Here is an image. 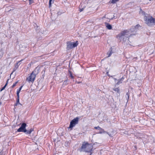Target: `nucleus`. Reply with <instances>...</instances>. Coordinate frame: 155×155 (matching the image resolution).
Here are the masks:
<instances>
[{
	"instance_id": "nucleus-1",
	"label": "nucleus",
	"mask_w": 155,
	"mask_h": 155,
	"mask_svg": "<svg viewBox=\"0 0 155 155\" xmlns=\"http://www.w3.org/2000/svg\"><path fill=\"white\" fill-rule=\"evenodd\" d=\"M130 34L129 31L125 30L122 31L117 36V38L120 41L122 40L126 42L127 43L129 44L131 41H130L129 38Z\"/></svg>"
},
{
	"instance_id": "nucleus-2",
	"label": "nucleus",
	"mask_w": 155,
	"mask_h": 155,
	"mask_svg": "<svg viewBox=\"0 0 155 155\" xmlns=\"http://www.w3.org/2000/svg\"><path fill=\"white\" fill-rule=\"evenodd\" d=\"M93 147L92 144L84 143L82 144L80 151L90 152L93 151Z\"/></svg>"
},
{
	"instance_id": "nucleus-3",
	"label": "nucleus",
	"mask_w": 155,
	"mask_h": 155,
	"mask_svg": "<svg viewBox=\"0 0 155 155\" xmlns=\"http://www.w3.org/2000/svg\"><path fill=\"white\" fill-rule=\"evenodd\" d=\"M145 23L148 26H151L155 25V19L151 16H145L144 17Z\"/></svg>"
},
{
	"instance_id": "nucleus-4",
	"label": "nucleus",
	"mask_w": 155,
	"mask_h": 155,
	"mask_svg": "<svg viewBox=\"0 0 155 155\" xmlns=\"http://www.w3.org/2000/svg\"><path fill=\"white\" fill-rule=\"evenodd\" d=\"M26 126V124L25 123H23L20 127L18 129L17 131L18 132H23L27 134H30L33 131V129H31L29 130H27L25 128Z\"/></svg>"
},
{
	"instance_id": "nucleus-5",
	"label": "nucleus",
	"mask_w": 155,
	"mask_h": 155,
	"mask_svg": "<svg viewBox=\"0 0 155 155\" xmlns=\"http://www.w3.org/2000/svg\"><path fill=\"white\" fill-rule=\"evenodd\" d=\"M78 44L77 41L76 42H68L67 43V49H72L77 47Z\"/></svg>"
},
{
	"instance_id": "nucleus-6",
	"label": "nucleus",
	"mask_w": 155,
	"mask_h": 155,
	"mask_svg": "<svg viewBox=\"0 0 155 155\" xmlns=\"http://www.w3.org/2000/svg\"><path fill=\"white\" fill-rule=\"evenodd\" d=\"M36 76L34 72H33L31 74L28 76L26 78V80L28 82H33Z\"/></svg>"
},
{
	"instance_id": "nucleus-7",
	"label": "nucleus",
	"mask_w": 155,
	"mask_h": 155,
	"mask_svg": "<svg viewBox=\"0 0 155 155\" xmlns=\"http://www.w3.org/2000/svg\"><path fill=\"white\" fill-rule=\"evenodd\" d=\"M78 117H76L73 119L70 122V125L69 128L71 129L73 128L76 124H78Z\"/></svg>"
},
{
	"instance_id": "nucleus-8",
	"label": "nucleus",
	"mask_w": 155,
	"mask_h": 155,
	"mask_svg": "<svg viewBox=\"0 0 155 155\" xmlns=\"http://www.w3.org/2000/svg\"><path fill=\"white\" fill-rule=\"evenodd\" d=\"M94 128L95 129H97L98 130H99V133H101L104 132V130L103 129H101L100 127H99L98 126L97 127H95Z\"/></svg>"
},
{
	"instance_id": "nucleus-9",
	"label": "nucleus",
	"mask_w": 155,
	"mask_h": 155,
	"mask_svg": "<svg viewBox=\"0 0 155 155\" xmlns=\"http://www.w3.org/2000/svg\"><path fill=\"white\" fill-rule=\"evenodd\" d=\"M105 26L108 29L110 30L112 28V26L110 24L107 23H105Z\"/></svg>"
},
{
	"instance_id": "nucleus-10",
	"label": "nucleus",
	"mask_w": 155,
	"mask_h": 155,
	"mask_svg": "<svg viewBox=\"0 0 155 155\" xmlns=\"http://www.w3.org/2000/svg\"><path fill=\"white\" fill-rule=\"evenodd\" d=\"M19 105H20L21 106L22 105L19 103V97H18L16 103V104H15V106H17Z\"/></svg>"
},
{
	"instance_id": "nucleus-11",
	"label": "nucleus",
	"mask_w": 155,
	"mask_h": 155,
	"mask_svg": "<svg viewBox=\"0 0 155 155\" xmlns=\"http://www.w3.org/2000/svg\"><path fill=\"white\" fill-rule=\"evenodd\" d=\"M22 87V86L21 87L19 88L18 90L17 91V97H19V93L20 92V91Z\"/></svg>"
},
{
	"instance_id": "nucleus-12",
	"label": "nucleus",
	"mask_w": 155,
	"mask_h": 155,
	"mask_svg": "<svg viewBox=\"0 0 155 155\" xmlns=\"http://www.w3.org/2000/svg\"><path fill=\"white\" fill-rule=\"evenodd\" d=\"M9 80V79H8L7 80V81H6V83L5 85L4 86V87L2 89H1V90H0L1 91H2V90H4L5 89V88L7 85L8 84V81Z\"/></svg>"
},
{
	"instance_id": "nucleus-13",
	"label": "nucleus",
	"mask_w": 155,
	"mask_h": 155,
	"mask_svg": "<svg viewBox=\"0 0 155 155\" xmlns=\"http://www.w3.org/2000/svg\"><path fill=\"white\" fill-rule=\"evenodd\" d=\"M81 7H82V5H80L79 6V9H80V12H81L83 10L84 8H85V6H83V7L82 8H81Z\"/></svg>"
},
{
	"instance_id": "nucleus-14",
	"label": "nucleus",
	"mask_w": 155,
	"mask_h": 155,
	"mask_svg": "<svg viewBox=\"0 0 155 155\" xmlns=\"http://www.w3.org/2000/svg\"><path fill=\"white\" fill-rule=\"evenodd\" d=\"M149 0H143V3L144 4H147L149 2Z\"/></svg>"
},
{
	"instance_id": "nucleus-15",
	"label": "nucleus",
	"mask_w": 155,
	"mask_h": 155,
	"mask_svg": "<svg viewBox=\"0 0 155 155\" xmlns=\"http://www.w3.org/2000/svg\"><path fill=\"white\" fill-rule=\"evenodd\" d=\"M114 90L117 93H119L120 92L119 89L117 88L114 89Z\"/></svg>"
},
{
	"instance_id": "nucleus-16",
	"label": "nucleus",
	"mask_w": 155,
	"mask_h": 155,
	"mask_svg": "<svg viewBox=\"0 0 155 155\" xmlns=\"http://www.w3.org/2000/svg\"><path fill=\"white\" fill-rule=\"evenodd\" d=\"M119 0H111V2L112 3H114L118 1Z\"/></svg>"
},
{
	"instance_id": "nucleus-17",
	"label": "nucleus",
	"mask_w": 155,
	"mask_h": 155,
	"mask_svg": "<svg viewBox=\"0 0 155 155\" xmlns=\"http://www.w3.org/2000/svg\"><path fill=\"white\" fill-rule=\"evenodd\" d=\"M3 53L2 52H0V58H1L3 56Z\"/></svg>"
},
{
	"instance_id": "nucleus-18",
	"label": "nucleus",
	"mask_w": 155,
	"mask_h": 155,
	"mask_svg": "<svg viewBox=\"0 0 155 155\" xmlns=\"http://www.w3.org/2000/svg\"><path fill=\"white\" fill-rule=\"evenodd\" d=\"M52 0H50L49 2V7H51V1Z\"/></svg>"
},
{
	"instance_id": "nucleus-19",
	"label": "nucleus",
	"mask_w": 155,
	"mask_h": 155,
	"mask_svg": "<svg viewBox=\"0 0 155 155\" xmlns=\"http://www.w3.org/2000/svg\"><path fill=\"white\" fill-rule=\"evenodd\" d=\"M70 76L71 77V78H74V77L73 76L71 72H70Z\"/></svg>"
},
{
	"instance_id": "nucleus-20",
	"label": "nucleus",
	"mask_w": 155,
	"mask_h": 155,
	"mask_svg": "<svg viewBox=\"0 0 155 155\" xmlns=\"http://www.w3.org/2000/svg\"><path fill=\"white\" fill-rule=\"evenodd\" d=\"M17 83V82H16L14 84H13V85H12V87H14L16 85V84Z\"/></svg>"
},
{
	"instance_id": "nucleus-21",
	"label": "nucleus",
	"mask_w": 155,
	"mask_h": 155,
	"mask_svg": "<svg viewBox=\"0 0 155 155\" xmlns=\"http://www.w3.org/2000/svg\"><path fill=\"white\" fill-rule=\"evenodd\" d=\"M121 83V82H120V81H118V82H117V84H119L120 83Z\"/></svg>"
},
{
	"instance_id": "nucleus-22",
	"label": "nucleus",
	"mask_w": 155,
	"mask_h": 155,
	"mask_svg": "<svg viewBox=\"0 0 155 155\" xmlns=\"http://www.w3.org/2000/svg\"><path fill=\"white\" fill-rule=\"evenodd\" d=\"M29 1L30 2V4L32 2V0H29Z\"/></svg>"
},
{
	"instance_id": "nucleus-23",
	"label": "nucleus",
	"mask_w": 155,
	"mask_h": 155,
	"mask_svg": "<svg viewBox=\"0 0 155 155\" xmlns=\"http://www.w3.org/2000/svg\"><path fill=\"white\" fill-rule=\"evenodd\" d=\"M155 0H149V1H155Z\"/></svg>"
},
{
	"instance_id": "nucleus-24",
	"label": "nucleus",
	"mask_w": 155,
	"mask_h": 155,
	"mask_svg": "<svg viewBox=\"0 0 155 155\" xmlns=\"http://www.w3.org/2000/svg\"><path fill=\"white\" fill-rule=\"evenodd\" d=\"M123 78H121V80H120V81H122V80H123Z\"/></svg>"
},
{
	"instance_id": "nucleus-25",
	"label": "nucleus",
	"mask_w": 155,
	"mask_h": 155,
	"mask_svg": "<svg viewBox=\"0 0 155 155\" xmlns=\"http://www.w3.org/2000/svg\"><path fill=\"white\" fill-rule=\"evenodd\" d=\"M1 102H0V105H1Z\"/></svg>"
}]
</instances>
